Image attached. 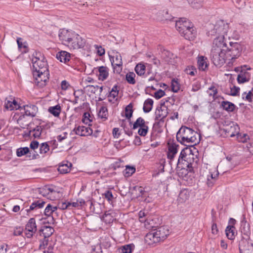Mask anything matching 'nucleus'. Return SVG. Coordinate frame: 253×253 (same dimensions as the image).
<instances>
[{"label": "nucleus", "instance_id": "nucleus-43", "mask_svg": "<svg viewBox=\"0 0 253 253\" xmlns=\"http://www.w3.org/2000/svg\"><path fill=\"white\" fill-rule=\"evenodd\" d=\"M133 105L131 103H129L125 109V116L127 119H130L132 117L133 113Z\"/></svg>", "mask_w": 253, "mask_h": 253}, {"label": "nucleus", "instance_id": "nucleus-26", "mask_svg": "<svg viewBox=\"0 0 253 253\" xmlns=\"http://www.w3.org/2000/svg\"><path fill=\"white\" fill-rule=\"evenodd\" d=\"M115 213L112 210L106 211L103 215L102 219L106 223H112L115 219Z\"/></svg>", "mask_w": 253, "mask_h": 253}, {"label": "nucleus", "instance_id": "nucleus-23", "mask_svg": "<svg viewBox=\"0 0 253 253\" xmlns=\"http://www.w3.org/2000/svg\"><path fill=\"white\" fill-rule=\"evenodd\" d=\"M42 127L41 126H37L34 129L29 130L27 133H25L24 136H30L32 135L35 138H39L41 135Z\"/></svg>", "mask_w": 253, "mask_h": 253}, {"label": "nucleus", "instance_id": "nucleus-50", "mask_svg": "<svg viewBox=\"0 0 253 253\" xmlns=\"http://www.w3.org/2000/svg\"><path fill=\"white\" fill-rule=\"evenodd\" d=\"M91 118V117L90 114L88 112H85L84 114L82 121L84 124H88L89 126H90V123L92 122Z\"/></svg>", "mask_w": 253, "mask_h": 253}, {"label": "nucleus", "instance_id": "nucleus-24", "mask_svg": "<svg viewBox=\"0 0 253 253\" xmlns=\"http://www.w3.org/2000/svg\"><path fill=\"white\" fill-rule=\"evenodd\" d=\"M119 91V87L117 85H115L112 87L108 95L109 102L114 103L115 101L117 100Z\"/></svg>", "mask_w": 253, "mask_h": 253}, {"label": "nucleus", "instance_id": "nucleus-60", "mask_svg": "<svg viewBox=\"0 0 253 253\" xmlns=\"http://www.w3.org/2000/svg\"><path fill=\"white\" fill-rule=\"evenodd\" d=\"M237 81L239 83H244L248 81L246 77L244 74H239L237 77Z\"/></svg>", "mask_w": 253, "mask_h": 253}, {"label": "nucleus", "instance_id": "nucleus-18", "mask_svg": "<svg viewBox=\"0 0 253 253\" xmlns=\"http://www.w3.org/2000/svg\"><path fill=\"white\" fill-rule=\"evenodd\" d=\"M75 133L80 136H87L91 135L93 130L89 127H86L84 126H79L78 127L74 128Z\"/></svg>", "mask_w": 253, "mask_h": 253}, {"label": "nucleus", "instance_id": "nucleus-47", "mask_svg": "<svg viewBox=\"0 0 253 253\" xmlns=\"http://www.w3.org/2000/svg\"><path fill=\"white\" fill-rule=\"evenodd\" d=\"M49 150V146L47 142L42 143L40 147V153L41 154H45Z\"/></svg>", "mask_w": 253, "mask_h": 253}, {"label": "nucleus", "instance_id": "nucleus-3", "mask_svg": "<svg viewBox=\"0 0 253 253\" xmlns=\"http://www.w3.org/2000/svg\"><path fill=\"white\" fill-rule=\"evenodd\" d=\"M197 132L186 126H182L177 132L176 139L184 145L193 146L198 142Z\"/></svg>", "mask_w": 253, "mask_h": 253}, {"label": "nucleus", "instance_id": "nucleus-37", "mask_svg": "<svg viewBox=\"0 0 253 253\" xmlns=\"http://www.w3.org/2000/svg\"><path fill=\"white\" fill-rule=\"evenodd\" d=\"M189 197V192L186 190L181 191L179 194L178 201L181 203L185 202Z\"/></svg>", "mask_w": 253, "mask_h": 253}, {"label": "nucleus", "instance_id": "nucleus-13", "mask_svg": "<svg viewBox=\"0 0 253 253\" xmlns=\"http://www.w3.org/2000/svg\"><path fill=\"white\" fill-rule=\"evenodd\" d=\"M194 162V155L192 152V150H190L187 156L184 158L182 163H180V167L178 168L177 169H185V168H192V165Z\"/></svg>", "mask_w": 253, "mask_h": 253}, {"label": "nucleus", "instance_id": "nucleus-35", "mask_svg": "<svg viewBox=\"0 0 253 253\" xmlns=\"http://www.w3.org/2000/svg\"><path fill=\"white\" fill-rule=\"evenodd\" d=\"M98 116L100 118L103 119V121L106 120L108 116L107 107L105 106L101 107L98 112Z\"/></svg>", "mask_w": 253, "mask_h": 253}, {"label": "nucleus", "instance_id": "nucleus-64", "mask_svg": "<svg viewBox=\"0 0 253 253\" xmlns=\"http://www.w3.org/2000/svg\"><path fill=\"white\" fill-rule=\"evenodd\" d=\"M104 197L106 199L108 200L109 201H112V199L113 198V196L112 193V192L108 190L104 194Z\"/></svg>", "mask_w": 253, "mask_h": 253}, {"label": "nucleus", "instance_id": "nucleus-5", "mask_svg": "<svg viewBox=\"0 0 253 253\" xmlns=\"http://www.w3.org/2000/svg\"><path fill=\"white\" fill-rule=\"evenodd\" d=\"M239 129L237 125L233 122H230L229 124L224 125L220 130L222 132V135H223L224 137H232L237 134Z\"/></svg>", "mask_w": 253, "mask_h": 253}, {"label": "nucleus", "instance_id": "nucleus-52", "mask_svg": "<svg viewBox=\"0 0 253 253\" xmlns=\"http://www.w3.org/2000/svg\"><path fill=\"white\" fill-rule=\"evenodd\" d=\"M171 87L172 90L174 92H177L180 89L179 84L175 79L171 81Z\"/></svg>", "mask_w": 253, "mask_h": 253}, {"label": "nucleus", "instance_id": "nucleus-54", "mask_svg": "<svg viewBox=\"0 0 253 253\" xmlns=\"http://www.w3.org/2000/svg\"><path fill=\"white\" fill-rule=\"evenodd\" d=\"M134 190L137 193L138 196H143L146 192L144 190V188L141 186H135L134 188Z\"/></svg>", "mask_w": 253, "mask_h": 253}, {"label": "nucleus", "instance_id": "nucleus-33", "mask_svg": "<svg viewBox=\"0 0 253 253\" xmlns=\"http://www.w3.org/2000/svg\"><path fill=\"white\" fill-rule=\"evenodd\" d=\"M72 166L71 163L67 162L66 164H62L60 165L58 170L61 173H66L70 171V167Z\"/></svg>", "mask_w": 253, "mask_h": 253}, {"label": "nucleus", "instance_id": "nucleus-7", "mask_svg": "<svg viewBox=\"0 0 253 253\" xmlns=\"http://www.w3.org/2000/svg\"><path fill=\"white\" fill-rule=\"evenodd\" d=\"M76 36V33L72 31H69L65 29H61L59 32V38L61 41L64 44L69 45L72 38Z\"/></svg>", "mask_w": 253, "mask_h": 253}, {"label": "nucleus", "instance_id": "nucleus-58", "mask_svg": "<svg viewBox=\"0 0 253 253\" xmlns=\"http://www.w3.org/2000/svg\"><path fill=\"white\" fill-rule=\"evenodd\" d=\"M230 89H231V93H230L231 95L237 96L239 95V90H240L239 87L234 86L233 87H230Z\"/></svg>", "mask_w": 253, "mask_h": 253}, {"label": "nucleus", "instance_id": "nucleus-41", "mask_svg": "<svg viewBox=\"0 0 253 253\" xmlns=\"http://www.w3.org/2000/svg\"><path fill=\"white\" fill-rule=\"evenodd\" d=\"M145 120L141 117L138 118L133 125L132 129H135L138 127H143L146 125Z\"/></svg>", "mask_w": 253, "mask_h": 253}, {"label": "nucleus", "instance_id": "nucleus-31", "mask_svg": "<svg viewBox=\"0 0 253 253\" xmlns=\"http://www.w3.org/2000/svg\"><path fill=\"white\" fill-rule=\"evenodd\" d=\"M207 58L201 56L198 59V65L200 70L205 71L208 67V64L206 61Z\"/></svg>", "mask_w": 253, "mask_h": 253}, {"label": "nucleus", "instance_id": "nucleus-9", "mask_svg": "<svg viewBox=\"0 0 253 253\" xmlns=\"http://www.w3.org/2000/svg\"><path fill=\"white\" fill-rule=\"evenodd\" d=\"M37 230L36 220L34 218H31L25 226V235L27 238L32 237Z\"/></svg>", "mask_w": 253, "mask_h": 253}, {"label": "nucleus", "instance_id": "nucleus-57", "mask_svg": "<svg viewBox=\"0 0 253 253\" xmlns=\"http://www.w3.org/2000/svg\"><path fill=\"white\" fill-rule=\"evenodd\" d=\"M71 206V204L70 202L66 203V202H62L61 203H59L58 205V207L59 209L61 210H65L67 208H69Z\"/></svg>", "mask_w": 253, "mask_h": 253}, {"label": "nucleus", "instance_id": "nucleus-49", "mask_svg": "<svg viewBox=\"0 0 253 253\" xmlns=\"http://www.w3.org/2000/svg\"><path fill=\"white\" fill-rule=\"evenodd\" d=\"M148 129L149 128L147 125L145 126H143V127H139L138 133L139 135L141 136H145L148 133Z\"/></svg>", "mask_w": 253, "mask_h": 253}, {"label": "nucleus", "instance_id": "nucleus-30", "mask_svg": "<svg viewBox=\"0 0 253 253\" xmlns=\"http://www.w3.org/2000/svg\"><path fill=\"white\" fill-rule=\"evenodd\" d=\"M220 107L223 108V110L226 111L228 112H231L234 111L235 109V105L228 101H223L221 102Z\"/></svg>", "mask_w": 253, "mask_h": 253}, {"label": "nucleus", "instance_id": "nucleus-2", "mask_svg": "<svg viewBox=\"0 0 253 253\" xmlns=\"http://www.w3.org/2000/svg\"><path fill=\"white\" fill-rule=\"evenodd\" d=\"M207 30L208 36H217L215 39L221 38L222 41L226 42L227 39L230 40L231 37V30L229 29L228 24L223 20H218L215 24H209Z\"/></svg>", "mask_w": 253, "mask_h": 253}, {"label": "nucleus", "instance_id": "nucleus-51", "mask_svg": "<svg viewBox=\"0 0 253 253\" xmlns=\"http://www.w3.org/2000/svg\"><path fill=\"white\" fill-rule=\"evenodd\" d=\"M208 93L210 96H212L213 98H215L217 93V89L214 86H211L209 88L207 91Z\"/></svg>", "mask_w": 253, "mask_h": 253}, {"label": "nucleus", "instance_id": "nucleus-25", "mask_svg": "<svg viewBox=\"0 0 253 253\" xmlns=\"http://www.w3.org/2000/svg\"><path fill=\"white\" fill-rule=\"evenodd\" d=\"M45 202L42 200H38L34 202L30 206L29 209H27V212H29L32 211H37L43 207Z\"/></svg>", "mask_w": 253, "mask_h": 253}, {"label": "nucleus", "instance_id": "nucleus-1", "mask_svg": "<svg viewBox=\"0 0 253 253\" xmlns=\"http://www.w3.org/2000/svg\"><path fill=\"white\" fill-rule=\"evenodd\" d=\"M222 41L221 38L214 39L211 51L210 57L213 64L216 67H221L226 61H232L240 55L242 47L238 42Z\"/></svg>", "mask_w": 253, "mask_h": 253}, {"label": "nucleus", "instance_id": "nucleus-28", "mask_svg": "<svg viewBox=\"0 0 253 253\" xmlns=\"http://www.w3.org/2000/svg\"><path fill=\"white\" fill-rule=\"evenodd\" d=\"M145 241L148 244H152L160 242L158 237H156L154 232L147 233L145 237Z\"/></svg>", "mask_w": 253, "mask_h": 253}, {"label": "nucleus", "instance_id": "nucleus-20", "mask_svg": "<svg viewBox=\"0 0 253 253\" xmlns=\"http://www.w3.org/2000/svg\"><path fill=\"white\" fill-rule=\"evenodd\" d=\"M154 232L156 235V237H158L160 241L164 240L167 237L169 233V230L164 226L160 227Z\"/></svg>", "mask_w": 253, "mask_h": 253}, {"label": "nucleus", "instance_id": "nucleus-59", "mask_svg": "<svg viewBox=\"0 0 253 253\" xmlns=\"http://www.w3.org/2000/svg\"><path fill=\"white\" fill-rule=\"evenodd\" d=\"M165 91L164 90L160 89L159 90H158L154 93V97L156 99H158L161 98L163 96H164L165 95Z\"/></svg>", "mask_w": 253, "mask_h": 253}, {"label": "nucleus", "instance_id": "nucleus-63", "mask_svg": "<svg viewBox=\"0 0 253 253\" xmlns=\"http://www.w3.org/2000/svg\"><path fill=\"white\" fill-rule=\"evenodd\" d=\"M95 48L97 49V53L99 56H102L105 54V49L101 46L95 45Z\"/></svg>", "mask_w": 253, "mask_h": 253}, {"label": "nucleus", "instance_id": "nucleus-55", "mask_svg": "<svg viewBox=\"0 0 253 253\" xmlns=\"http://www.w3.org/2000/svg\"><path fill=\"white\" fill-rule=\"evenodd\" d=\"M185 72L188 74L190 75L191 76H194L195 75V72H197L196 68L193 66H188L185 69Z\"/></svg>", "mask_w": 253, "mask_h": 253}, {"label": "nucleus", "instance_id": "nucleus-6", "mask_svg": "<svg viewBox=\"0 0 253 253\" xmlns=\"http://www.w3.org/2000/svg\"><path fill=\"white\" fill-rule=\"evenodd\" d=\"M49 71H45L44 73H34L33 76L35 78L36 83L39 86L42 87L44 86L49 80Z\"/></svg>", "mask_w": 253, "mask_h": 253}, {"label": "nucleus", "instance_id": "nucleus-62", "mask_svg": "<svg viewBox=\"0 0 253 253\" xmlns=\"http://www.w3.org/2000/svg\"><path fill=\"white\" fill-rule=\"evenodd\" d=\"M0 253H10L8 246L6 244H2L0 246Z\"/></svg>", "mask_w": 253, "mask_h": 253}, {"label": "nucleus", "instance_id": "nucleus-48", "mask_svg": "<svg viewBox=\"0 0 253 253\" xmlns=\"http://www.w3.org/2000/svg\"><path fill=\"white\" fill-rule=\"evenodd\" d=\"M135 171V168L133 167L126 166L125 169V176L128 177L131 175Z\"/></svg>", "mask_w": 253, "mask_h": 253}, {"label": "nucleus", "instance_id": "nucleus-16", "mask_svg": "<svg viewBox=\"0 0 253 253\" xmlns=\"http://www.w3.org/2000/svg\"><path fill=\"white\" fill-rule=\"evenodd\" d=\"M54 229L49 226L44 225L40 230V232L43 234L44 241L43 242V246H47L48 240L47 238L49 237L54 232Z\"/></svg>", "mask_w": 253, "mask_h": 253}, {"label": "nucleus", "instance_id": "nucleus-38", "mask_svg": "<svg viewBox=\"0 0 253 253\" xmlns=\"http://www.w3.org/2000/svg\"><path fill=\"white\" fill-rule=\"evenodd\" d=\"M134 246L133 244H128L122 246L120 249V253H131Z\"/></svg>", "mask_w": 253, "mask_h": 253}, {"label": "nucleus", "instance_id": "nucleus-40", "mask_svg": "<svg viewBox=\"0 0 253 253\" xmlns=\"http://www.w3.org/2000/svg\"><path fill=\"white\" fill-rule=\"evenodd\" d=\"M48 111L55 117H58L61 112V107L57 105L53 107H50Z\"/></svg>", "mask_w": 253, "mask_h": 253}, {"label": "nucleus", "instance_id": "nucleus-8", "mask_svg": "<svg viewBox=\"0 0 253 253\" xmlns=\"http://www.w3.org/2000/svg\"><path fill=\"white\" fill-rule=\"evenodd\" d=\"M168 151L167 153V157L169 160V164L172 169V165L173 159L177 153L178 145L174 143L173 141H169L168 143Z\"/></svg>", "mask_w": 253, "mask_h": 253}, {"label": "nucleus", "instance_id": "nucleus-42", "mask_svg": "<svg viewBox=\"0 0 253 253\" xmlns=\"http://www.w3.org/2000/svg\"><path fill=\"white\" fill-rule=\"evenodd\" d=\"M188 3L194 8H199L202 6L203 0H187Z\"/></svg>", "mask_w": 253, "mask_h": 253}, {"label": "nucleus", "instance_id": "nucleus-34", "mask_svg": "<svg viewBox=\"0 0 253 253\" xmlns=\"http://www.w3.org/2000/svg\"><path fill=\"white\" fill-rule=\"evenodd\" d=\"M235 227L233 225H228L225 230L227 237L229 240H233L235 237Z\"/></svg>", "mask_w": 253, "mask_h": 253}, {"label": "nucleus", "instance_id": "nucleus-46", "mask_svg": "<svg viewBox=\"0 0 253 253\" xmlns=\"http://www.w3.org/2000/svg\"><path fill=\"white\" fill-rule=\"evenodd\" d=\"M50 187L47 186H44L42 188L39 189V193L43 197H45L48 199V195L50 191Z\"/></svg>", "mask_w": 253, "mask_h": 253}, {"label": "nucleus", "instance_id": "nucleus-11", "mask_svg": "<svg viewBox=\"0 0 253 253\" xmlns=\"http://www.w3.org/2000/svg\"><path fill=\"white\" fill-rule=\"evenodd\" d=\"M72 39L69 46L74 49L82 48L85 44V40L77 34Z\"/></svg>", "mask_w": 253, "mask_h": 253}, {"label": "nucleus", "instance_id": "nucleus-53", "mask_svg": "<svg viewBox=\"0 0 253 253\" xmlns=\"http://www.w3.org/2000/svg\"><path fill=\"white\" fill-rule=\"evenodd\" d=\"M99 86L98 85L94 86L92 85H87L84 88L87 91L92 93H95L98 90Z\"/></svg>", "mask_w": 253, "mask_h": 253}, {"label": "nucleus", "instance_id": "nucleus-32", "mask_svg": "<svg viewBox=\"0 0 253 253\" xmlns=\"http://www.w3.org/2000/svg\"><path fill=\"white\" fill-rule=\"evenodd\" d=\"M154 101L153 99L151 98H148L144 102L143 107V110L144 113H147L150 112L153 108Z\"/></svg>", "mask_w": 253, "mask_h": 253}, {"label": "nucleus", "instance_id": "nucleus-17", "mask_svg": "<svg viewBox=\"0 0 253 253\" xmlns=\"http://www.w3.org/2000/svg\"><path fill=\"white\" fill-rule=\"evenodd\" d=\"M168 110V108L165 105V102L161 103L160 107H158L155 111V119L166 118L169 113Z\"/></svg>", "mask_w": 253, "mask_h": 253}, {"label": "nucleus", "instance_id": "nucleus-10", "mask_svg": "<svg viewBox=\"0 0 253 253\" xmlns=\"http://www.w3.org/2000/svg\"><path fill=\"white\" fill-rule=\"evenodd\" d=\"M110 60L113 67L114 72L117 74H120L122 70L123 65L121 55L120 54H116L110 58Z\"/></svg>", "mask_w": 253, "mask_h": 253}, {"label": "nucleus", "instance_id": "nucleus-36", "mask_svg": "<svg viewBox=\"0 0 253 253\" xmlns=\"http://www.w3.org/2000/svg\"><path fill=\"white\" fill-rule=\"evenodd\" d=\"M59 192L56 190L54 187H50L48 199L55 200L59 197Z\"/></svg>", "mask_w": 253, "mask_h": 253}, {"label": "nucleus", "instance_id": "nucleus-27", "mask_svg": "<svg viewBox=\"0 0 253 253\" xmlns=\"http://www.w3.org/2000/svg\"><path fill=\"white\" fill-rule=\"evenodd\" d=\"M191 150V149L190 148H188V147H185V148H183L182 150V151H181V153L180 154V155L179 156L178 161L175 163V164H176L175 169H177L178 168H180V163L182 162L184 158L185 157L187 156V154L189 152H190Z\"/></svg>", "mask_w": 253, "mask_h": 253}, {"label": "nucleus", "instance_id": "nucleus-14", "mask_svg": "<svg viewBox=\"0 0 253 253\" xmlns=\"http://www.w3.org/2000/svg\"><path fill=\"white\" fill-rule=\"evenodd\" d=\"M181 35L185 38V39L189 41L193 40L196 37L197 32L195 27L192 23L189 24V27H187L181 33Z\"/></svg>", "mask_w": 253, "mask_h": 253}, {"label": "nucleus", "instance_id": "nucleus-29", "mask_svg": "<svg viewBox=\"0 0 253 253\" xmlns=\"http://www.w3.org/2000/svg\"><path fill=\"white\" fill-rule=\"evenodd\" d=\"M108 68L106 67L101 66L98 68V78L99 80L104 81L106 80L109 75Z\"/></svg>", "mask_w": 253, "mask_h": 253}, {"label": "nucleus", "instance_id": "nucleus-15", "mask_svg": "<svg viewBox=\"0 0 253 253\" xmlns=\"http://www.w3.org/2000/svg\"><path fill=\"white\" fill-rule=\"evenodd\" d=\"M239 248L240 253H253V244H249L246 239L239 242Z\"/></svg>", "mask_w": 253, "mask_h": 253}, {"label": "nucleus", "instance_id": "nucleus-21", "mask_svg": "<svg viewBox=\"0 0 253 253\" xmlns=\"http://www.w3.org/2000/svg\"><path fill=\"white\" fill-rule=\"evenodd\" d=\"M70 54L66 51H60L56 54V58L61 62L67 63L70 61Z\"/></svg>", "mask_w": 253, "mask_h": 253}, {"label": "nucleus", "instance_id": "nucleus-39", "mask_svg": "<svg viewBox=\"0 0 253 253\" xmlns=\"http://www.w3.org/2000/svg\"><path fill=\"white\" fill-rule=\"evenodd\" d=\"M135 77L136 75L133 72H129L126 75V80L128 84H134L136 83Z\"/></svg>", "mask_w": 253, "mask_h": 253}, {"label": "nucleus", "instance_id": "nucleus-22", "mask_svg": "<svg viewBox=\"0 0 253 253\" xmlns=\"http://www.w3.org/2000/svg\"><path fill=\"white\" fill-rule=\"evenodd\" d=\"M25 114L26 116L31 117H35L38 112V108L34 105L24 106Z\"/></svg>", "mask_w": 253, "mask_h": 253}, {"label": "nucleus", "instance_id": "nucleus-4", "mask_svg": "<svg viewBox=\"0 0 253 253\" xmlns=\"http://www.w3.org/2000/svg\"><path fill=\"white\" fill-rule=\"evenodd\" d=\"M33 73H44V71L48 70L47 64L45 58L40 52H35L33 54V57L32 59Z\"/></svg>", "mask_w": 253, "mask_h": 253}, {"label": "nucleus", "instance_id": "nucleus-45", "mask_svg": "<svg viewBox=\"0 0 253 253\" xmlns=\"http://www.w3.org/2000/svg\"><path fill=\"white\" fill-rule=\"evenodd\" d=\"M237 135V139L239 142L245 143L249 139V135L246 133H242L238 132Z\"/></svg>", "mask_w": 253, "mask_h": 253}, {"label": "nucleus", "instance_id": "nucleus-44", "mask_svg": "<svg viewBox=\"0 0 253 253\" xmlns=\"http://www.w3.org/2000/svg\"><path fill=\"white\" fill-rule=\"evenodd\" d=\"M29 152V148L27 147L19 148L16 150V155L17 157H21L28 154Z\"/></svg>", "mask_w": 253, "mask_h": 253}, {"label": "nucleus", "instance_id": "nucleus-12", "mask_svg": "<svg viewBox=\"0 0 253 253\" xmlns=\"http://www.w3.org/2000/svg\"><path fill=\"white\" fill-rule=\"evenodd\" d=\"M135 72L138 76L142 77L143 78H147L152 74V70L151 68L147 70L146 73V67L143 63H138L134 69Z\"/></svg>", "mask_w": 253, "mask_h": 253}, {"label": "nucleus", "instance_id": "nucleus-19", "mask_svg": "<svg viewBox=\"0 0 253 253\" xmlns=\"http://www.w3.org/2000/svg\"><path fill=\"white\" fill-rule=\"evenodd\" d=\"M190 23H191L188 20H187L184 18L181 19L179 21H176L175 28L181 34V33H183V31L185 28H187V27H189V24Z\"/></svg>", "mask_w": 253, "mask_h": 253}, {"label": "nucleus", "instance_id": "nucleus-56", "mask_svg": "<svg viewBox=\"0 0 253 253\" xmlns=\"http://www.w3.org/2000/svg\"><path fill=\"white\" fill-rule=\"evenodd\" d=\"M253 95V93L251 91H250L247 94L246 92H244V93L243 94V98L244 99H246V100L250 102H252V96Z\"/></svg>", "mask_w": 253, "mask_h": 253}, {"label": "nucleus", "instance_id": "nucleus-61", "mask_svg": "<svg viewBox=\"0 0 253 253\" xmlns=\"http://www.w3.org/2000/svg\"><path fill=\"white\" fill-rule=\"evenodd\" d=\"M51 205L48 204L44 210V214L46 216H51V214L53 213L51 211Z\"/></svg>", "mask_w": 253, "mask_h": 253}]
</instances>
